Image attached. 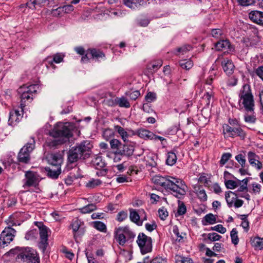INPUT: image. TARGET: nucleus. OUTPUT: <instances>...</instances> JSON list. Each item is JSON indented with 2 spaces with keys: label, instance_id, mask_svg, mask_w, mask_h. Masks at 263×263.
I'll use <instances>...</instances> for the list:
<instances>
[{
  "label": "nucleus",
  "instance_id": "5701e85b",
  "mask_svg": "<svg viewBox=\"0 0 263 263\" xmlns=\"http://www.w3.org/2000/svg\"><path fill=\"white\" fill-rule=\"evenodd\" d=\"M129 211V218L130 220L138 226H141L142 224V221L140 220V212H137L136 210L133 209H130Z\"/></svg>",
  "mask_w": 263,
  "mask_h": 263
},
{
  "label": "nucleus",
  "instance_id": "a878e982",
  "mask_svg": "<svg viewBox=\"0 0 263 263\" xmlns=\"http://www.w3.org/2000/svg\"><path fill=\"white\" fill-rule=\"evenodd\" d=\"M89 53L90 58L95 59L97 61H99L100 59H103L105 58V54L100 50L96 49H89Z\"/></svg>",
  "mask_w": 263,
  "mask_h": 263
},
{
  "label": "nucleus",
  "instance_id": "f8f14e48",
  "mask_svg": "<svg viewBox=\"0 0 263 263\" xmlns=\"http://www.w3.org/2000/svg\"><path fill=\"white\" fill-rule=\"evenodd\" d=\"M23 112L17 109H13L9 113L8 124L12 126L16 125L23 118Z\"/></svg>",
  "mask_w": 263,
  "mask_h": 263
},
{
  "label": "nucleus",
  "instance_id": "20e7f679",
  "mask_svg": "<svg viewBox=\"0 0 263 263\" xmlns=\"http://www.w3.org/2000/svg\"><path fill=\"white\" fill-rule=\"evenodd\" d=\"M16 259L27 263H40L37 252L30 247H16Z\"/></svg>",
  "mask_w": 263,
  "mask_h": 263
},
{
  "label": "nucleus",
  "instance_id": "ddd939ff",
  "mask_svg": "<svg viewBox=\"0 0 263 263\" xmlns=\"http://www.w3.org/2000/svg\"><path fill=\"white\" fill-rule=\"evenodd\" d=\"M128 231L127 227H119L116 229L115 231V237L119 244L121 246H124L126 242L125 234Z\"/></svg>",
  "mask_w": 263,
  "mask_h": 263
},
{
  "label": "nucleus",
  "instance_id": "09e8293b",
  "mask_svg": "<svg viewBox=\"0 0 263 263\" xmlns=\"http://www.w3.org/2000/svg\"><path fill=\"white\" fill-rule=\"evenodd\" d=\"M205 220L209 223L212 224L216 222V218L212 214H208L204 217Z\"/></svg>",
  "mask_w": 263,
  "mask_h": 263
},
{
  "label": "nucleus",
  "instance_id": "680f3d73",
  "mask_svg": "<svg viewBox=\"0 0 263 263\" xmlns=\"http://www.w3.org/2000/svg\"><path fill=\"white\" fill-rule=\"evenodd\" d=\"M222 34V31L220 29H213L211 30V35L215 38H218Z\"/></svg>",
  "mask_w": 263,
  "mask_h": 263
},
{
  "label": "nucleus",
  "instance_id": "5fc2aeb1",
  "mask_svg": "<svg viewBox=\"0 0 263 263\" xmlns=\"http://www.w3.org/2000/svg\"><path fill=\"white\" fill-rule=\"evenodd\" d=\"M146 101L148 102H152L156 100V94L154 92H149L145 97Z\"/></svg>",
  "mask_w": 263,
  "mask_h": 263
},
{
  "label": "nucleus",
  "instance_id": "79ce46f5",
  "mask_svg": "<svg viewBox=\"0 0 263 263\" xmlns=\"http://www.w3.org/2000/svg\"><path fill=\"white\" fill-rule=\"evenodd\" d=\"M110 147L112 149L118 150L122 145L120 141L116 139H112L109 141Z\"/></svg>",
  "mask_w": 263,
  "mask_h": 263
},
{
  "label": "nucleus",
  "instance_id": "423d86ee",
  "mask_svg": "<svg viewBox=\"0 0 263 263\" xmlns=\"http://www.w3.org/2000/svg\"><path fill=\"white\" fill-rule=\"evenodd\" d=\"M36 85L23 86L18 89V93L20 95L21 111L26 106V102H30L33 99V93L36 92Z\"/></svg>",
  "mask_w": 263,
  "mask_h": 263
},
{
  "label": "nucleus",
  "instance_id": "b1692460",
  "mask_svg": "<svg viewBox=\"0 0 263 263\" xmlns=\"http://www.w3.org/2000/svg\"><path fill=\"white\" fill-rule=\"evenodd\" d=\"M262 16L263 12L259 11H252L249 14V18L257 24H259Z\"/></svg>",
  "mask_w": 263,
  "mask_h": 263
},
{
  "label": "nucleus",
  "instance_id": "e433bc0d",
  "mask_svg": "<svg viewBox=\"0 0 263 263\" xmlns=\"http://www.w3.org/2000/svg\"><path fill=\"white\" fill-rule=\"evenodd\" d=\"M93 227L98 230L105 232L106 231V225L102 222L97 221L93 222Z\"/></svg>",
  "mask_w": 263,
  "mask_h": 263
},
{
  "label": "nucleus",
  "instance_id": "f3484780",
  "mask_svg": "<svg viewBox=\"0 0 263 263\" xmlns=\"http://www.w3.org/2000/svg\"><path fill=\"white\" fill-rule=\"evenodd\" d=\"M47 4V0H29L25 4H22L21 8L28 7L32 10L35 9L36 7H41Z\"/></svg>",
  "mask_w": 263,
  "mask_h": 263
},
{
  "label": "nucleus",
  "instance_id": "412c9836",
  "mask_svg": "<svg viewBox=\"0 0 263 263\" xmlns=\"http://www.w3.org/2000/svg\"><path fill=\"white\" fill-rule=\"evenodd\" d=\"M47 176L51 178L56 179L61 173L60 167L49 166L45 168Z\"/></svg>",
  "mask_w": 263,
  "mask_h": 263
},
{
  "label": "nucleus",
  "instance_id": "37998d69",
  "mask_svg": "<svg viewBox=\"0 0 263 263\" xmlns=\"http://www.w3.org/2000/svg\"><path fill=\"white\" fill-rule=\"evenodd\" d=\"M162 65V62L161 60L155 61L154 63L149 65L148 69L154 71H156Z\"/></svg>",
  "mask_w": 263,
  "mask_h": 263
},
{
  "label": "nucleus",
  "instance_id": "c03bdc74",
  "mask_svg": "<svg viewBox=\"0 0 263 263\" xmlns=\"http://www.w3.org/2000/svg\"><path fill=\"white\" fill-rule=\"evenodd\" d=\"M101 183L102 181L99 179H92L87 183L86 186L90 188H94Z\"/></svg>",
  "mask_w": 263,
  "mask_h": 263
},
{
  "label": "nucleus",
  "instance_id": "603ef678",
  "mask_svg": "<svg viewBox=\"0 0 263 263\" xmlns=\"http://www.w3.org/2000/svg\"><path fill=\"white\" fill-rule=\"evenodd\" d=\"M221 237V236L217 234L216 233H209L208 236V239L212 241L219 240Z\"/></svg>",
  "mask_w": 263,
  "mask_h": 263
},
{
  "label": "nucleus",
  "instance_id": "de8ad7c7",
  "mask_svg": "<svg viewBox=\"0 0 263 263\" xmlns=\"http://www.w3.org/2000/svg\"><path fill=\"white\" fill-rule=\"evenodd\" d=\"M231 157L232 155L229 153L223 154L222 155L221 159L220 160V164L221 165L225 164L228 162V161L231 158Z\"/></svg>",
  "mask_w": 263,
  "mask_h": 263
},
{
  "label": "nucleus",
  "instance_id": "c85d7f7f",
  "mask_svg": "<svg viewBox=\"0 0 263 263\" xmlns=\"http://www.w3.org/2000/svg\"><path fill=\"white\" fill-rule=\"evenodd\" d=\"M177 157L176 154L173 152H168L167 153V157L166 163L167 165L172 166L176 162Z\"/></svg>",
  "mask_w": 263,
  "mask_h": 263
},
{
  "label": "nucleus",
  "instance_id": "9b49d317",
  "mask_svg": "<svg viewBox=\"0 0 263 263\" xmlns=\"http://www.w3.org/2000/svg\"><path fill=\"white\" fill-rule=\"evenodd\" d=\"M23 187L26 189L27 187L35 186L39 182V179L36 173L32 171H27L25 173V179Z\"/></svg>",
  "mask_w": 263,
  "mask_h": 263
},
{
  "label": "nucleus",
  "instance_id": "0e129e2a",
  "mask_svg": "<svg viewBox=\"0 0 263 263\" xmlns=\"http://www.w3.org/2000/svg\"><path fill=\"white\" fill-rule=\"evenodd\" d=\"M245 121L247 123H254L256 121V118L253 115H246L244 117Z\"/></svg>",
  "mask_w": 263,
  "mask_h": 263
},
{
  "label": "nucleus",
  "instance_id": "2f4dec72",
  "mask_svg": "<svg viewBox=\"0 0 263 263\" xmlns=\"http://www.w3.org/2000/svg\"><path fill=\"white\" fill-rule=\"evenodd\" d=\"M118 105L121 107L129 108L130 106L127 99L124 97L117 98Z\"/></svg>",
  "mask_w": 263,
  "mask_h": 263
},
{
  "label": "nucleus",
  "instance_id": "c9c22d12",
  "mask_svg": "<svg viewBox=\"0 0 263 263\" xmlns=\"http://www.w3.org/2000/svg\"><path fill=\"white\" fill-rule=\"evenodd\" d=\"M196 194L200 200L205 201L207 200V195L205 190L203 189L202 187H199L198 189L196 190Z\"/></svg>",
  "mask_w": 263,
  "mask_h": 263
},
{
  "label": "nucleus",
  "instance_id": "39448f33",
  "mask_svg": "<svg viewBox=\"0 0 263 263\" xmlns=\"http://www.w3.org/2000/svg\"><path fill=\"white\" fill-rule=\"evenodd\" d=\"M239 97L240 98L239 103H241L243 105L245 109L248 111H253L254 106V99L249 85L245 84L243 86Z\"/></svg>",
  "mask_w": 263,
  "mask_h": 263
},
{
  "label": "nucleus",
  "instance_id": "4c0bfd02",
  "mask_svg": "<svg viewBox=\"0 0 263 263\" xmlns=\"http://www.w3.org/2000/svg\"><path fill=\"white\" fill-rule=\"evenodd\" d=\"M38 232L36 230H32L28 232L25 235L27 240H33L37 238Z\"/></svg>",
  "mask_w": 263,
  "mask_h": 263
},
{
  "label": "nucleus",
  "instance_id": "e2e57ef3",
  "mask_svg": "<svg viewBox=\"0 0 263 263\" xmlns=\"http://www.w3.org/2000/svg\"><path fill=\"white\" fill-rule=\"evenodd\" d=\"M62 7V9H63V13H69L74 10V7L71 4L64 5Z\"/></svg>",
  "mask_w": 263,
  "mask_h": 263
},
{
  "label": "nucleus",
  "instance_id": "c756f323",
  "mask_svg": "<svg viewBox=\"0 0 263 263\" xmlns=\"http://www.w3.org/2000/svg\"><path fill=\"white\" fill-rule=\"evenodd\" d=\"M97 209L96 205L95 204H89L79 209L81 213L83 214H86L90 213Z\"/></svg>",
  "mask_w": 263,
  "mask_h": 263
},
{
  "label": "nucleus",
  "instance_id": "338daca9",
  "mask_svg": "<svg viewBox=\"0 0 263 263\" xmlns=\"http://www.w3.org/2000/svg\"><path fill=\"white\" fill-rule=\"evenodd\" d=\"M150 263H166V259L161 257H156Z\"/></svg>",
  "mask_w": 263,
  "mask_h": 263
},
{
  "label": "nucleus",
  "instance_id": "bf43d9fd",
  "mask_svg": "<svg viewBox=\"0 0 263 263\" xmlns=\"http://www.w3.org/2000/svg\"><path fill=\"white\" fill-rule=\"evenodd\" d=\"M158 213L160 218L162 220H165L166 218L168 216V212L164 208L160 209L158 210Z\"/></svg>",
  "mask_w": 263,
  "mask_h": 263
},
{
  "label": "nucleus",
  "instance_id": "6ab92c4d",
  "mask_svg": "<svg viewBox=\"0 0 263 263\" xmlns=\"http://www.w3.org/2000/svg\"><path fill=\"white\" fill-rule=\"evenodd\" d=\"M134 135H137L140 138L145 140L153 139V137L154 136V134L149 130L141 128L138 129Z\"/></svg>",
  "mask_w": 263,
  "mask_h": 263
},
{
  "label": "nucleus",
  "instance_id": "4be33fe9",
  "mask_svg": "<svg viewBox=\"0 0 263 263\" xmlns=\"http://www.w3.org/2000/svg\"><path fill=\"white\" fill-rule=\"evenodd\" d=\"M250 241L251 246L254 248L255 250L263 249V238L258 236L251 237Z\"/></svg>",
  "mask_w": 263,
  "mask_h": 263
},
{
  "label": "nucleus",
  "instance_id": "a211bd4d",
  "mask_svg": "<svg viewBox=\"0 0 263 263\" xmlns=\"http://www.w3.org/2000/svg\"><path fill=\"white\" fill-rule=\"evenodd\" d=\"M134 151V147L132 145L124 144L122 146L121 145L118 150H117V154L129 157L133 154Z\"/></svg>",
  "mask_w": 263,
  "mask_h": 263
},
{
  "label": "nucleus",
  "instance_id": "7ed1b4c3",
  "mask_svg": "<svg viewBox=\"0 0 263 263\" xmlns=\"http://www.w3.org/2000/svg\"><path fill=\"white\" fill-rule=\"evenodd\" d=\"M92 145L87 140L83 141L70 148L68 154V161L72 163L79 159H86L91 154Z\"/></svg>",
  "mask_w": 263,
  "mask_h": 263
},
{
  "label": "nucleus",
  "instance_id": "13d9d810",
  "mask_svg": "<svg viewBox=\"0 0 263 263\" xmlns=\"http://www.w3.org/2000/svg\"><path fill=\"white\" fill-rule=\"evenodd\" d=\"M127 217V214L126 212L121 211L119 212L117 216V220L121 222L124 220Z\"/></svg>",
  "mask_w": 263,
  "mask_h": 263
},
{
  "label": "nucleus",
  "instance_id": "aec40b11",
  "mask_svg": "<svg viewBox=\"0 0 263 263\" xmlns=\"http://www.w3.org/2000/svg\"><path fill=\"white\" fill-rule=\"evenodd\" d=\"M224 71L228 74L232 73L234 69V65L230 60L224 59L221 63Z\"/></svg>",
  "mask_w": 263,
  "mask_h": 263
},
{
  "label": "nucleus",
  "instance_id": "69168bd1",
  "mask_svg": "<svg viewBox=\"0 0 263 263\" xmlns=\"http://www.w3.org/2000/svg\"><path fill=\"white\" fill-rule=\"evenodd\" d=\"M239 4L242 6L251 5L254 3V0H237Z\"/></svg>",
  "mask_w": 263,
  "mask_h": 263
},
{
  "label": "nucleus",
  "instance_id": "2eb2a0df",
  "mask_svg": "<svg viewBox=\"0 0 263 263\" xmlns=\"http://www.w3.org/2000/svg\"><path fill=\"white\" fill-rule=\"evenodd\" d=\"M248 159L250 164L258 170L262 167V163L258 160V156L254 152L250 151L248 153Z\"/></svg>",
  "mask_w": 263,
  "mask_h": 263
},
{
  "label": "nucleus",
  "instance_id": "3c124183",
  "mask_svg": "<svg viewBox=\"0 0 263 263\" xmlns=\"http://www.w3.org/2000/svg\"><path fill=\"white\" fill-rule=\"evenodd\" d=\"M225 185L228 189H234L238 186L237 183L232 180L227 181L225 182Z\"/></svg>",
  "mask_w": 263,
  "mask_h": 263
},
{
  "label": "nucleus",
  "instance_id": "9d476101",
  "mask_svg": "<svg viewBox=\"0 0 263 263\" xmlns=\"http://www.w3.org/2000/svg\"><path fill=\"white\" fill-rule=\"evenodd\" d=\"M225 198L229 208L234 206L235 208H239L243 205L244 202L242 200L237 199V195L231 191L226 193Z\"/></svg>",
  "mask_w": 263,
  "mask_h": 263
},
{
  "label": "nucleus",
  "instance_id": "f257e3e1",
  "mask_svg": "<svg viewBox=\"0 0 263 263\" xmlns=\"http://www.w3.org/2000/svg\"><path fill=\"white\" fill-rule=\"evenodd\" d=\"M152 180L155 184L163 187L178 198H181L186 194L187 186L180 179L170 176L156 175Z\"/></svg>",
  "mask_w": 263,
  "mask_h": 263
},
{
  "label": "nucleus",
  "instance_id": "6e6552de",
  "mask_svg": "<svg viewBox=\"0 0 263 263\" xmlns=\"http://www.w3.org/2000/svg\"><path fill=\"white\" fill-rule=\"evenodd\" d=\"M137 242L142 254L151 252L152 250V240L151 237L144 233H139Z\"/></svg>",
  "mask_w": 263,
  "mask_h": 263
},
{
  "label": "nucleus",
  "instance_id": "473e14b6",
  "mask_svg": "<svg viewBox=\"0 0 263 263\" xmlns=\"http://www.w3.org/2000/svg\"><path fill=\"white\" fill-rule=\"evenodd\" d=\"M81 224V221L78 219H74L70 226L73 230V232L74 233V237L76 238L77 237L76 233L78 231L80 227Z\"/></svg>",
  "mask_w": 263,
  "mask_h": 263
},
{
  "label": "nucleus",
  "instance_id": "f704fd0d",
  "mask_svg": "<svg viewBox=\"0 0 263 263\" xmlns=\"http://www.w3.org/2000/svg\"><path fill=\"white\" fill-rule=\"evenodd\" d=\"M230 236L232 243L234 245H237L239 242V238L238 237V232L236 229L234 228L232 230L230 233Z\"/></svg>",
  "mask_w": 263,
  "mask_h": 263
},
{
  "label": "nucleus",
  "instance_id": "0eeeda50",
  "mask_svg": "<svg viewBox=\"0 0 263 263\" xmlns=\"http://www.w3.org/2000/svg\"><path fill=\"white\" fill-rule=\"evenodd\" d=\"M35 148V140L31 137L28 142L18 153L17 159L20 162L28 163L30 160V154Z\"/></svg>",
  "mask_w": 263,
  "mask_h": 263
},
{
  "label": "nucleus",
  "instance_id": "49530a36",
  "mask_svg": "<svg viewBox=\"0 0 263 263\" xmlns=\"http://www.w3.org/2000/svg\"><path fill=\"white\" fill-rule=\"evenodd\" d=\"M234 128L228 124H224L223 125V132L224 134L228 133L229 137H233V133Z\"/></svg>",
  "mask_w": 263,
  "mask_h": 263
},
{
  "label": "nucleus",
  "instance_id": "f03ea898",
  "mask_svg": "<svg viewBox=\"0 0 263 263\" xmlns=\"http://www.w3.org/2000/svg\"><path fill=\"white\" fill-rule=\"evenodd\" d=\"M50 135L54 138H58L47 142L48 145L52 147L66 142L69 138L72 136V133L67 123L59 122L56 124L50 132Z\"/></svg>",
  "mask_w": 263,
  "mask_h": 263
},
{
  "label": "nucleus",
  "instance_id": "8fccbe9b",
  "mask_svg": "<svg viewBox=\"0 0 263 263\" xmlns=\"http://www.w3.org/2000/svg\"><path fill=\"white\" fill-rule=\"evenodd\" d=\"M211 230L217 231L221 234H224L226 232V229L221 224H218L211 228Z\"/></svg>",
  "mask_w": 263,
  "mask_h": 263
},
{
  "label": "nucleus",
  "instance_id": "6e6d98bb",
  "mask_svg": "<svg viewBox=\"0 0 263 263\" xmlns=\"http://www.w3.org/2000/svg\"><path fill=\"white\" fill-rule=\"evenodd\" d=\"M155 156L149 157L146 161V166H151L152 167L157 166V162L155 161Z\"/></svg>",
  "mask_w": 263,
  "mask_h": 263
},
{
  "label": "nucleus",
  "instance_id": "4468645a",
  "mask_svg": "<svg viewBox=\"0 0 263 263\" xmlns=\"http://www.w3.org/2000/svg\"><path fill=\"white\" fill-rule=\"evenodd\" d=\"M40 236V241L39 244V248L42 250L43 252L45 251L47 248V247L48 245V229L47 228L42 227L40 228V230L39 231Z\"/></svg>",
  "mask_w": 263,
  "mask_h": 263
},
{
  "label": "nucleus",
  "instance_id": "1a4fd4ad",
  "mask_svg": "<svg viewBox=\"0 0 263 263\" xmlns=\"http://www.w3.org/2000/svg\"><path fill=\"white\" fill-rule=\"evenodd\" d=\"M15 230L11 227H8L3 231L0 235V245H7L10 243L14 237Z\"/></svg>",
  "mask_w": 263,
  "mask_h": 263
},
{
  "label": "nucleus",
  "instance_id": "ea45409f",
  "mask_svg": "<svg viewBox=\"0 0 263 263\" xmlns=\"http://www.w3.org/2000/svg\"><path fill=\"white\" fill-rule=\"evenodd\" d=\"M233 137L239 136L241 139H244L246 136L245 132L240 127L234 128L233 130Z\"/></svg>",
  "mask_w": 263,
  "mask_h": 263
},
{
  "label": "nucleus",
  "instance_id": "dca6fc26",
  "mask_svg": "<svg viewBox=\"0 0 263 263\" xmlns=\"http://www.w3.org/2000/svg\"><path fill=\"white\" fill-rule=\"evenodd\" d=\"M48 161L51 166L61 168L63 158L60 154H51L48 157Z\"/></svg>",
  "mask_w": 263,
  "mask_h": 263
},
{
  "label": "nucleus",
  "instance_id": "864d4df0",
  "mask_svg": "<svg viewBox=\"0 0 263 263\" xmlns=\"http://www.w3.org/2000/svg\"><path fill=\"white\" fill-rule=\"evenodd\" d=\"M64 14L62 7H59L52 11V14L53 16L60 17Z\"/></svg>",
  "mask_w": 263,
  "mask_h": 263
},
{
  "label": "nucleus",
  "instance_id": "72a5a7b5",
  "mask_svg": "<svg viewBox=\"0 0 263 263\" xmlns=\"http://www.w3.org/2000/svg\"><path fill=\"white\" fill-rule=\"evenodd\" d=\"M115 129L118 132L124 142L127 140L128 135L125 129L120 126L117 125L115 127Z\"/></svg>",
  "mask_w": 263,
  "mask_h": 263
},
{
  "label": "nucleus",
  "instance_id": "cd10ccee",
  "mask_svg": "<svg viewBox=\"0 0 263 263\" xmlns=\"http://www.w3.org/2000/svg\"><path fill=\"white\" fill-rule=\"evenodd\" d=\"M92 163L97 169H101L105 165V162L102 160L101 157L97 156L92 160Z\"/></svg>",
  "mask_w": 263,
  "mask_h": 263
},
{
  "label": "nucleus",
  "instance_id": "774afa93",
  "mask_svg": "<svg viewBox=\"0 0 263 263\" xmlns=\"http://www.w3.org/2000/svg\"><path fill=\"white\" fill-rule=\"evenodd\" d=\"M63 55L60 53H57L53 56V61L56 63H59L63 61Z\"/></svg>",
  "mask_w": 263,
  "mask_h": 263
},
{
  "label": "nucleus",
  "instance_id": "7c9ffc66",
  "mask_svg": "<svg viewBox=\"0 0 263 263\" xmlns=\"http://www.w3.org/2000/svg\"><path fill=\"white\" fill-rule=\"evenodd\" d=\"M179 65L186 70L191 69L193 66V63L191 60H182L179 62Z\"/></svg>",
  "mask_w": 263,
  "mask_h": 263
},
{
  "label": "nucleus",
  "instance_id": "a19ab883",
  "mask_svg": "<svg viewBox=\"0 0 263 263\" xmlns=\"http://www.w3.org/2000/svg\"><path fill=\"white\" fill-rule=\"evenodd\" d=\"M137 0H124L123 3L127 7L133 9H136L137 8Z\"/></svg>",
  "mask_w": 263,
  "mask_h": 263
},
{
  "label": "nucleus",
  "instance_id": "bb28decb",
  "mask_svg": "<svg viewBox=\"0 0 263 263\" xmlns=\"http://www.w3.org/2000/svg\"><path fill=\"white\" fill-rule=\"evenodd\" d=\"M246 151H242L235 157V160L239 163V164L242 167H245V166L246 162Z\"/></svg>",
  "mask_w": 263,
  "mask_h": 263
},
{
  "label": "nucleus",
  "instance_id": "58836bf2",
  "mask_svg": "<svg viewBox=\"0 0 263 263\" xmlns=\"http://www.w3.org/2000/svg\"><path fill=\"white\" fill-rule=\"evenodd\" d=\"M175 259L176 263H193V261L190 258L180 255H176Z\"/></svg>",
  "mask_w": 263,
  "mask_h": 263
},
{
  "label": "nucleus",
  "instance_id": "393cba45",
  "mask_svg": "<svg viewBox=\"0 0 263 263\" xmlns=\"http://www.w3.org/2000/svg\"><path fill=\"white\" fill-rule=\"evenodd\" d=\"M215 48L217 50H223L230 49L231 44L228 40H221L215 44Z\"/></svg>",
  "mask_w": 263,
  "mask_h": 263
},
{
  "label": "nucleus",
  "instance_id": "4d7b16f0",
  "mask_svg": "<svg viewBox=\"0 0 263 263\" xmlns=\"http://www.w3.org/2000/svg\"><path fill=\"white\" fill-rule=\"evenodd\" d=\"M126 95L129 96L130 99L135 100L140 96V92L138 90H136L133 92H126Z\"/></svg>",
  "mask_w": 263,
  "mask_h": 263
},
{
  "label": "nucleus",
  "instance_id": "052dcab7",
  "mask_svg": "<svg viewBox=\"0 0 263 263\" xmlns=\"http://www.w3.org/2000/svg\"><path fill=\"white\" fill-rule=\"evenodd\" d=\"M186 208L183 203L179 204L177 210V214L178 215H182L186 213Z\"/></svg>",
  "mask_w": 263,
  "mask_h": 263
},
{
  "label": "nucleus",
  "instance_id": "a18cd8bd",
  "mask_svg": "<svg viewBox=\"0 0 263 263\" xmlns=\"http://www.w3.org/2000/svg\"><path fill=\"white\" fill-rule=\"evenodd\" d=\"M192 48V46L189 45H183L180 47H179L177 49V51L178 53H180L181 54H184L186 53L187 51L191 50Z\"/></svg>",
  "mask_w": 263,
  "mask_h": 263
}]
</instances>
